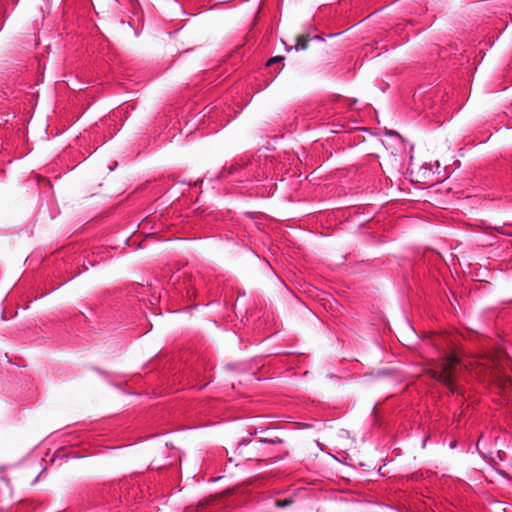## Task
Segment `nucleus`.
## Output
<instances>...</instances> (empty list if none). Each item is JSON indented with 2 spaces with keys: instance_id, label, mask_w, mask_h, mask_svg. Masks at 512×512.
<instances>
[{
  "instance_id": "1",
  "label": "nucleus",
  "mask_w": 512,
  "mask_h": 512,
  "mask_svg": "<svg viewBox=\"0 0 512 512\" xmlns=\"http://www.w3.org/2000/svg\"><path fill=\"white\" fill-rule=\"evenodd\" d=\"M462 366L457 356L449 355L441 359L437 366L428 372L432 378L442 382L451 392H455V381L462 370Z\"/></svg>"
},
{
  "instance_id": "2",
  "label": "nucleus",
  "mask_w": 512,
  "mask_h": 512,
  "mask_svg": "<svg viewBox=\"0 0 512 512\" xmlns=\"http://www.w3.org/2000/svg\"><path fill=\"white\" fill-rule=\"evenodd\" d=\"M475 364V369H479V373L489 371L491 374L496 375L505 365H508V359L503 353H498L497 355H489L476 360ZM470 365H474V363H470Z\"/></svg>"
},
{
  "instance_id": "3",
  "label": "nucleus",
  "mask_w": 512,
  "mask_h": 512,
  "mask_svg": "<svg viewBox=\"0 0 512 512\" xmlns=\"http://www.w3.org/2000/svg\"><path fill=\"white\" fill-rule=\"evenodd\" d=\"M309 40H310V38H309L308 35H300V36H298L297 37L296 45L294 46V49H296V50H305V49H307ZM290 49H293V47H291Z\"/></svg>"
},
{
  "instance_id": "4",
  "label": "nucleus",
  "mask_w": 512,
  "mask_h": 512,
  "mask_svg": "<svg viewBox=\"0 0 512 512\" xmlns=\"http://www.w3.org/2000/svg\"><path fill=\"white\" fill-rule=\"evenodd\" d=\"M284 60V57L283 56H275V57H272L268 60L267 62V66H271L273 65L274 63H278V62H281Z\"/></svg>"
},
{
  "instance_id": "5",
  "label": "nucleus",
  "mask_w": 512,
  "mask_h": 512,
  "mask_svg": "<svg viewBox=\"0 0 512 512\" xmlns=\"http://www.w3.org/2000/svg\"><path fill=\"white\" fill-rule=\"evenodd\" d=\"M289 504H290V501H288V500H284V501H277V502H276V505H277L278 507H284V506H287V505H289Z\"/></svg>"
},
{
  "instance_id": "6",
  "label": "nucleus",
  "mask_w": 512,
  "mask_h": 512,
  "mask_svg": "<svg viewBox=\"0 0 512 512\" xmlns=\"http://www.w3.org/2000/svg\"><path fill=\"white\" fill-rule=\"evenodd\" d=\"M389 135L395 137V138H399L398 134L395 133V132H390Z\"/></svg>"
}]
</instances>
